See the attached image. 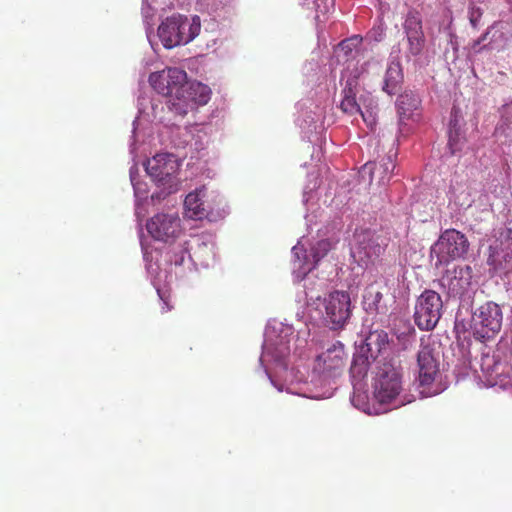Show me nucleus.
Masks as SVG:
<instances>
[{
	"label": "nucleus",
	"instance_id": "obj_1",
	"mask_svg": "<svg viewBox=\"0 0 512 512\" xmlns=\"http://www.w3.org/2000/svg\"><path fill=\"white\" fill-rule=\"evenodd\" d=\"M332 249L329 239L310 242L302 237L291 249L292 272L297 280H304L301 289L297 291L296 301L304 303L309 311L312 308L319 311L323 321L332 329L342 328L351 314V299L345 291H334L321 301L320 290L324 283H313L307 275L317 266Z\"/></svg>",
	"mask_w": 512,
	"mask_h": 512
},
{
	"label": "nucleus",
	"instance_id": "obj_2",
	"mask_svg": "<svg viewBox=\"0 0 512 512\" xmlns=\"http://www.w3.org/2000/svg\"><path fill=\"white\" fill-rule=\"evenodd\" d=\"M344 345L337 341L324 351L310 357L300 353L285 379V391L310 399H328L334 394V379L345 366Z\"/></svg>",
	"mask_w": 512,
	"mask_h": 512
},
{
	"label": "nucleus",
	"instance_id": "obj_3",
	"mask_svg": "<svg viewBox=\"0 0 512 512\" xmlns=\"http://www.w3.org/2000/svg\"><path fill=\"white\" fill-rule=\"evenodd\" d=\"M149 83L158 93L167 97L168 109L180 116L206 105L212 95L211 88L198 81H187V73L169 67L149 76Z\"/></svg>",
	"mask_w": 512,
	"mask_h": 512
},
{
	"label": "nucleus",
	"instance_id": "obj_4",
	"mask_svg": "<svg viewBox=\"0 0 512 512\" xmlns=\"http://www.w3.org/2000/svg\"><path fill=\"white\" fill-rule=\"evenodd\" d=\"M293 337L292 325L276 319L268 321L259 362L265 375L279 392L285 391V379H290L288 367L291 357L290 343Z\"/></svg>",
	"mask_w": 512,
	"mask_h": 512
},
{
	"label": "nucleus",
	"instance_id": "obj_5",
	"mask_svg": "<svg viewBox=\"0 0 512 512\" xmlns=\"http://www.w3.org/2000/svg\"><path fill=\"white\" fill-rule=\"evenodd\" d=\"M373 400L388 410L397 409L414 401V396L403 389L401 368L395 361H386L373 368Z\"/></svg>",
	"mask_w": 512,
	"mask_h": 512
},
{
	"label": "nucleus",
	"instance_id": "obj_6",
	"mask_svg": "<svg viewBox=\"0 0 512 512\" xmlns=\"http://www.w3.org/2000/svg\"><path fill=\"white\" fill-rule=\"evenodd\" d=\"M167 260L183 270L192 271L198 266L207 268L216 261L215 236L209 232L193 235L189 240L173 245L167 252Z\"/></svg>",
	"mask_w": 512,
	"mask_h": 512
},
{
	"label": "nucleus",
	"instance_id": "obj_7",
	"mask_svg": "<svg viewBox=\"0 0 512 512\" xmlns=\"http://www.w3.org/2000/svg\"><path fill=\"white\" fill-rule=\"evenodd\" d=\"M181 160L172 153H159L144 163L145 171L152 182L160 189L153 193L151 199L160 200L180 189L181 181L178 177Z\"/></svg>",
	"mask_w": 512,
	"mask_h": 512
},
{
	"label": "nucleus",
	"instance_id": "obj_8",
	"mask_svg": "<svg viewBox=\"0 0 512 512\" xmlns=\"http://www.w3.org/2000/svg\"><path fill=\"white\" fill-rule=\"evenodd\" d=\"M417 367L416 388L422 398L436 396L447 389L442 381L439 355L429 342L422 341L420 344Z\"/></svg>",
	"mask_w": 512,
	"mask_h": 512
},
{
	"label": "nucleus",
	"instance_id": "obj_9",
	"mask_svg": "<svg viewBox=\"0 0 512 512\" xmlns=\"http://www.w3.org/2000/svg\"><path fill=\"white\" fill-rule=\"evenodd\" d=\"M227 213L223 197L215 192L208 194L205 186L196 188L184 200V214L192 220L216 221Z\"/></svg>",
	"mask_w": 512,
	"mask_h": 512
},
{
	"label": "nucleus",
	"instance_id": "obj_10",
	"mask_svg": "<svg viewBox=\"0 0 512 512\" xmlns=\"http://www.w3.org/2000/svg\"><path fill=\"white\" fill-rule=\"evenodd\" d=\"M465 234L456 229H446L431 246L430 257L436 268L463 258L469 250Z\"/></svg>",
	"mask_w": 512,
	"mask_h": 512
},
{
	"label": "nucleus",
	"instance_id": "obj_11",
	"mask_svg": "<svg viewBox=\"0 0 512 512\" xmlns=\"http://www.w3.org/2000/svg\"><path fill=\"white\" fill-rule=\"evenodd\" d=\"M502 323L501 306L488 301L473 311L470 322L471 333L475 339L485 342L493 339L501 331Z\"/></svg>",
	"mask_w": 512,
	"mask_h": 512
},
{
	"label": "nucleus",
	"instance_id": "obj_12",
	"mask_svg": "<svg viewBox=\"0 0 512 512\" xmlns=\"http://www.w3.org/2000/svg\"><path fill=\"white\" fill-rule=\"evenodd\" d=\"M364 39L360 35H353L342 40L334 49V57L337 63L343 65L341 76H344L348 69L361 68V76L369 73L370 69L378 71L380 62L374 58L360 63V57L363 54Z\"/></svg>",
	"mask_w": 512,
	"mask_h": 512
},
{
	"label": "nucleus",
	"instance_id": "obj_13",
	"mask_svg": "<svg viewBox=\"0 0 512 512\" xmlns=\"http://www.w3.org/2000/svg\"><path fill=\"white\" fill-rule=\"evenodd\" d=\"M395 303L389 288L377 279L372 280L364 289L362 306L367 314L373 315L381 323L389 322L390 309Z\"/></svg>",
	"mask_w": 512,
	"mask_h": 512
},
{
	"label": "nucleus",
	"instance_id": "obj_14",
	"mask_svg": "<svg viewBox=\"0 0 512 512\" xmlns=\"http://www.w3.org/2000/svg\"><path fill=\"white\" fill-rule=\"evenodd\" d=\"M443 314V301L434 290H424L416 299L414 322L422 331H431L438 324Z\"/></svg>",
	"mask_w": 512,
	"mask_h": 512
},
{
	"label": "nucleus",
	"instance_id": "obj_15",
	"mask_svg": "<svg viewBox=\"0 0 512 512\" xmlns=\"http://www.w3.org/2000/svg\"><path fill=\"white\" fill-rule=\"evenodd\" d=\"M384 251L378 237L371 230H356L351 246V256L360 266L368 269L374 265Z\"/></svg>",
	"mask_w": 512,
	"mask_h": 512
},
{
	"label": "nucleus",
	"instance_id": "obj_16",
	"mask_svg": "<svg viewBox=\"0 0 512 512\" xmlns=\"http://www.w3.org/2000/svg\"><path fill=\"white\" fill-rule=\"evenodd\" d=\"M403 30L407 40L406 58H414L416 65H425L426 61L422 59L425 47V35L422 17L419 12L411 10L406 14L403 22Z\"/></svg>",
	"mask_w": 512,
	"mask_h": 512
},
{
	"label": "nucleus",
	"instance_id": "obj_17",
	"mask_svg": "<svg viewBox=\"0 0 512 512\" xmlns=\"http://www.w3.org/2000/svg\"><path fill=\"white\" fill-rule=\"evenodd\" d=\"M487 264L500 276L512 274V230L506 229L488 248Z\"/></svg>",
	"mask_w": 512,
	"mask_h": 512
},
{
	"label": "nucleus",
	"instance_id": "obj_18",
	"mask_svg": "<svg viewBox=\"0 0 512 512\" xmlns=\"http://www.w3.org/2000/svg\"><path fill=\"white\" fill-rule=\"evenodd\" d=\"M297 109L296 122L303 137L309 142H315L324 131L323 109L310 100L299 102Z\"/></svg>",
	"mask_w": 512,
	"mask_h": 512
},
{
	"label": "nucleus",
	"instance_id": "obj_19",
	"mask_svg": "<svg viewBox=\"0 0 512 512\" xmlns=\"http://www.w3.org/2000/svg\"><path fill=\"white\" fill-rule=\"evenodd\" d=\"M512 38L511 29L508 24L496 22L491 25L486 32L474 40L471 44V50L475 54L483 51H502Z\"/></svg>",
	"mask_w": 512,
	"mask_h": 512
},
{
	"label": "nucleus",
	"instance_id": "obj_20",
	"mask_svg": "<svg viewBox=\"0 0 512 512\" xmlns=\"http://www.w3.org/2000/svg\"><path fill=\"white\" fill-rule=\"evenodd\" d=\"M361 68L348 69L344 76L340 78V84L343 87V98L340 103V108L344 113L351 116L359 114L363 121H368L365 117L364 111L356 101V94L358 91V80L361 77Z\"/></svg>",
	"mask_w": 512,
	"mask_h": 512
},
{
	"label": "nucleus",
	"instance_id": "obj_21",
	"mask_svg": "<svg viewBox=\"0 0 512 512\" xmlns=\"http://www.w3.org/2000/svg\"><path fill=\"white\" fill-rule=\"evenodd\" d=\"M359 349L373 360L374 367L382 365L386 361H394L391 357V343L387 331L383 329H374L369 331L365 337V344Z\"/></svg>",
	"mask_w": 512,
	"mask_h": 512
},
{
	"label": "nucleus",
	"instance_id": "obj_22",
	"mask_svg": "<svg viewBox=\"0 0 512 512\" xmlns=\"http://www.w3.org/2000/svg\"><path fill=\"white\" fill-rule=\"evenodd\" d=\"M146 228L155 240L168 242L180 233V219L173 214H157L147 222Z\"/></svg>",
	"mask_w": 512,
	"mask_h": 512
},
{
	"label": "nucleus",
	"instance_id": "obj_23",
	"mask_svg": "<svg viewBox=\"0 0 512 512\" xmlns=\"http://www.w3.org/2000/svg\"><path fill=\"white\" fill-rule=\"evenodd\" d=\"M472 280V268L468 265L447 271L440 279V285L450 297H462L468 291Z\"/></svg>",
	"mask_w": 512,
	"mask_h": 512
},
{
	"label": "nucleus",
	"instance_id": "obj_24",
	"mask_svg": "<svg viewBox=\"0 0 512 512\" xmlns=\"http://www.w3.org/2000/svg\"><path fill=\"white\" fill-rule=\"evenodd\" d=\"M395 169L393 155L382 158L379 162H367L359 171V176L363 181L377 185H385L391 178Z\"/></svg>",
	"mask_w": 512,
	"mask_h": 512
},
{
	"label": "nucleus",
	"instance_id": "obj_25",
	"mask_svg": "<svg viewBox=\"0 0 512 512\" xmlns=\"http://www.w3.org/2000/svg\"><path fill=\"white\" fill-rule=\"evenodd\" d=\"M156 106L149 101L146 97L138 98V117L133 121L132 136L129 144V151L132 159L135 160L138 149L144 145L142 139V132L139 130V125L142 120L153 121L156 119L155 114Z\"/></svg>",
	"mask_w": 512,
	"mask_h": 512
},
{
	"label": "nucleus",
	"instance_id": "obj_26",
	"mask_svg": "<svg viewBox=\"0 0 512 512\" xmlns=\"http://www.w3.org/2000/svg\"><path fill=\"white\" fill-rule=\"evenodd\" d=\"M465 122L461 110L453 106L448 125V148L452 155L461 152L466 145Z\"/></svg>",
	"mask_w": 512,
	"mask_h": 512
},
{
	"label": "nucleus",
	"instance_id": "obj_27",
	"mask_svg": "<svg viewBox=\"0 0 512 512\" xmlns=\"http://www.w3.org/2000/svg\"><path fill=\"white\" fill-rule=\"evenodd\" d=\"M481 370L490 386L506 384L505 379L510 378V367L497 359L495 355H484L482 357Z\"/></svg>",
	"mask_w": 512,
	"mask_h": 512
},
{
	"label": "nucleus",
	"instance_id": "obj_28",
	"mask_svg": "<svg viewBox=\"0 0 512 512\" xmlns=\"http://www.w3.org/2000/svg\"><path fill=\"white\" fill-rule=\"evenodd\" d=\"M158 37L166 49L183 45L180 34L179 13L165 18L158 27Z\"/></svg>",
	"mask_w": 512,
	"mask_h": 512
},
{
	"label": "nucleus",
	"instance_id": "obj_29",
	"mask_svg": "<svg viewBox=\"0 0 512 512\" xmlns=\"http://www.w3.org/2000/svg\"><path fill=\"white\" fill-rule=\"evenodd\" d=\"M140 243H141L143 259L145 262L147 273L150 276L151 282H152L154 288L156 289L157 294L163 304L162 310L169 311V310H171V307L169 306V292H168V290L161 288L158 283L159 266L157 263L152 262L153 261L152 251L149 250V247L146 245V243L144 242V240L142 238L140 239Z\"/></svg>",
	"mask_w": 512,
	"mask_h": 512
},
{
	"label": "nucleus",
	"instance_id": "obj_30",
	"mask_svg": "<svg viewBox=\"0 0 512 512\" xmlns=\"http://www.w3.org/2000/svg\"><path fill=\"white\" fill-rule=\"evenodd\" d=\"M369 368L373 370V360L364 352V349H358L353 356L350 367L352 385H362Z\"/></svg>",
	"mask_w": 512,
	"mask_h": 512
},
{
	"label": "nucleus",
	"instance_id": "obj_31",
	"mask_svg": "<svg viewBox=\"0 0 512 512\" xmlns=\"http://www.w3.org/2000/svg\"><path fill=\"white\" fill-rule=\"evenodd\" d=\"M130 181L134 189L135 215L139 219L144 217L142 203L148 198V185L138 178V168L136 164L130 168Z\"/></svg>",
	"mask_w": 512,
	"mask_h": 512
},
{
	"label": "nucleus",
	"instance_id": "obj_32",
	"mask_svg": "<svg viewBox=\"0 0 512 512\" xmlns=\"http://www.w3.org/2000/svg\"><path fill=\"white\" fill-rule=\"evenodd\" d=\"M364 384L362 385H353V395L351 397V403L352 405L365 412L369 415H378L384 412H387V409L385 407H376L374 403H371L368 395L365 391H363Z\"/></svg>",
	"mask_w": 512,
	"mask_h": 512
},
{
	"label": "nucleus",
	"instance_id": "obj_33",
	"mask_svg": "<svg viewBox=\"0 0 512 512\" xmlns=\"http://www.w3.org/2000/svg\"><path fill=\"white\" fill-rule=\"evenodd\" d=\"M366 270L373 280L377 279L388 287L389 283L394 280L397 265L379 258L374 265H370Z\"/></svg>",
	"mask_w": 512,
	"mask_h": 512
},
{
	"label": "nucleus",
	"instance_id": "obj_34",
	"mask_svg": "<svg viewBox=\"0 0 512 512\" xmlns=\"http://www.w3.org/2000/svg\"><path fill=\"white\" fill-rule=\"evenodd\" d=\"M402 80L403 71L400 61L396 58H393L388 63L384 76L382 90L387 94L392 95L395 93L398 85L402 82Z\"/></svg>",
	"mask_w": 512,
	"mask_h": 512
},
{
	"label": "nucleus",
	"instance_id": "obj_35",
	"mask_svg": "<svg viewBox=\"0 0 512 512\" xmlns=\"http://www.w3.org/2000/svg\"><path fill=\"white\" fill-rule=\"evenodd\" d=\"M180 34L183 45L192 42L201 31V20L197 15L188 17L179 14Z\"/></svg>",
	"mask_w": 512,
	"mask_h": 512
},
{
	"label": "nucleus",
	"instance_id": "obj_36",
	"mask_svg": "<svg viewBox=\"0 0 512 512\" xmlns=\"http://www.w3.org/2000/svg\"><path fill=\"white\" fill-rule=\"evenodd\" d=\"M421 100L418 94L413 91H405L397 98V107L400 120L410 118L413 112L420 106Z\"/></svg>",
	"mask_w": 512,
	"mask_h": 512
},
{
	"label": "nucleus",
	"instance_id": "obj_37",
	"mask_svg": "<svg viewBox=\"0 0 512 512\" xmlns=\"http://www.w3.org/2000/svg\"><path fill=\"white\" fill-rule=\"evenodd\" d=\"M169 133V141L176 148H186L193 141V126H177L173 125L167 128Z\"/></svg>",
	"mask_w": 512,
	"mask_h": 512
},
{
	"label": "nucleus",
	"instance_id": "obj_38",
	"mask_svg": "<svg viewBox=\"0 0 512 512\" xmlns=\"http://www.w3.org/2000/svg\"><path fill=\"white\" fill-rule=\"evenodd\" d=\"M318 185L317 177H313V185H306L303 190V204L306 207L307 213L305 215V219L307 222V225H310L313 222V219L316 218V215H314V206L316 205L315 202V189Z\"/></svg>",
	"mask_w": 512,
	"mask_h": 512
},
{
	"label": "nucleus",
	"instance_id": "obj_39",
	"mask_svg": "<svg viewBox=\"0 0 512 512\" xmlns=\"http://www.w3.org/2000/svg\"><path fill=\"white\" fill-rule=\"evenodd\" d=\"M301 5L314 11L315 19L320 21L321 16H325L334 8V0H301Z\"/></svg>",
	"mask_w": 512,
	"mask_h": 512
},
{
	"label": "nucleus",
	"instance_id": "obj_40",
	"mask_svg": "<svg viewBox=\"0 0 512 512\" xmlns=\"http://www.w3.org/2000/svg\"><path fill=\"white\" fill-rule=\"evenodd\" d=\"M497 132L512 135V100L501 108V122L496 128Z\"/></svg>",
	"mask_w": 512,
	"mask_h": 512
},
{
	"label": "nucleus",
	"instance_id": "obj_41",
	"mask_svg": "<svg viewBox=\"0 0 512 512\" xmlns=\"http://www.w3.org/2000/svg\"><path fill=\"white\" fill-rule=\"evenodd\" d=\"M208 143L207 134L199 126H193V141L189 143L191 150L200 152L206 148Z\"/></svg>",
	"mask_w": 512,
	"mask_h": 512
},
{
	"label": "nucleus",
	"instance_id": "obj_42",
	"mask_svg": "<svg viewBox=\"0 0 512 512\" xmlns=\"http://www.w3.org/2000/svg\"><path fill=\"white\" fill-rule=\"evenodd\" d=\"M385 34L386 26L381 20H379L377 23L374 24V26L367 33L366 37L363 39L364 41L369 42H380L384 39Z\"/></svg>",
	"mask_w": 512,
	"mask_h": 512
},
{
	"label": "nucleus",
	"instance_id": "obj_43",
	"mask_svg": "<svg viewBox=\"0 0 512 512\" xmlns=\"http://www.w3.org/2000/svg\"><path fill=\"white\" fill-rule=\"evenodd\" d=\"M155 11L156 10L152 7L150 0H143L142 16H143L144 24L146 25L147 38L151 44H152V42H151V38H150V26H151L150 20L153 19Z\"/></svg>",
	"mask_w": 512,
	"mask_h": 512
},
{
	"label": "nucleus",
	"instance_id": "obj_44",
	"mask_svg": "<svg viewBox=\"0 0 512 512\" xmlns=\"http://www.w3.org/2000/svg\"><path fill=\"white\" fill-rule=\"evenodd\" d=\"M482 15H483V10L480 7L475 6V3H472V1L470 0V6H469V10H468V18H469V22L473 28L478 27Z\"/></svg>",
	"mask_w": 512,
	"mask_h": 512
},
{
	"label": "nucleus",
	"instance_id": "obj_45",
	"mask_svg": "<svg viewBox=\"0 0 512 512\" xmlns=\"http://www.w3.org/2000/svg\"><path fill=\"white\" fill-rule=\"evenodd\" d=\"M200 5L211 11H217L219 8L225 6L228 0H198Z\"/></svg>",
	"mask_w": 512,
	"mask_h": 512
},
{
	"label": "nucleus",
	"instance_id": "obj_46",
	"mask_svg": "<svg viewBox=\"0 0 512 512\" xmlns=\"http://www.w3.org/2000/svg\"><path fill=\"white\" fill-rule=\"evenodd\" d=\"M452 195L454 197V200L458 203L461 207H469L471 203L473 202L472 198L470 197V194L464 191L460 195H456L455 191L452 192Z\"/></svg>",
	"mask_w": 512,
	"mask_h": 512
},
{
	"label": "nucleus",
	"instance_id": "obj_47",
	"mask_svg": "<svg viewBox=\"0 0 512 512\" xmlns=\"http://www.w3.org/2000/svg\"><path fill=\"white\" fill-rule=\"evenodd\" d=\"M364 113H365L366 119L368 120V121H364V122L367 123L369 126H372L373 124H375V116L369 111H366Z\"/></svg>",
	"mask_w": 512,
	"mask_h": 512
},
{
	"label": "nucleus",
	"instance_id": "obj_48",
	"mask_svg": "<svg viewBox=\"0 0 512 512\" xmlns=\"http://www.w3.org/2000/svg\"><path fill=\"white\" fill-rule=\"evenodd\" d=\"M505 1L509 5V8L512 10V0H505Z\"/></svg>",
	"mask_w": 512,
	"mask_h": 512
},
{
	"label": "nucleus",
	"instance_id": "obj_49",
	"mask_svg": "<svg viewBox=\"0 0 512 512\" xmlns=\"http://www.w3.org/2000/svg\"><path fill=\"white\" fill-rule=\"evenodd\" d=\"M472 3H483L485 2L486 0H471Z\"/></svg>",
	"mask_w": 512,
	"mask_h": 512
}]
</instances>
